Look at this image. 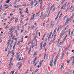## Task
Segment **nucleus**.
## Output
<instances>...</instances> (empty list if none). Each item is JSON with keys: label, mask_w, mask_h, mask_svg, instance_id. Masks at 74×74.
Wrapping results in <instances>:
<instances>
[{"label": "nucleus", "mask_w": 74, "mask_h": 74, "mask_svg": "<svg viewBox=\"0 0 74 74\" xmlns=\"http://www.w3.org/2000/svg\"><path fill=\"white\" fill-rule=\"evenodd\" d=\"M57 27H56L55 29H54V33H53V34H52V37L51 38H53V35H54V34H56V30H57Z\"/></svg>", "instance_id": "1"}, {"label": "nucleus", "mask_w": 74, "mask_h": 74, "mask_svg": "<svg viewBox=\"0 0 74 74\" xmlns=\"http://www.w3.org/2000/svg\"><path fill=\"white\" fill-rule=\"evenodd\" d=\"M11 40H12V39L11 38H10L8 41V42L7 43V44H8L7 45V47H8L9 46H10V42H11Z\"/></svg>", "instance_id": "2"}, {"label": "nucleus", "mask_w": 74, "mask_h": 74, "mask_svg": "<svg viewBox=\"0 0 74 74\" xmlns=\"http://www.w3.org/2000/svg\"><path fill=\"white\" fill-rule=\"evenodd\" d=\"M52 63H53V59L51 60L49 65L51 67H52L53 66V64H52Z\"/></svg>", "instance_id": "3"}, {"label": "nucleus", "mask_w": 74, "mask_h": 74, "mask_svg": "<svg viewBox=\"0 0 74 74\" xmlns=\"http://www.w3.org/2000/svg\"><path fill=\"white\" fill-rule=\"evenodd\" d=\"M15 26H14L11 29H9V30L10 31V32H11L12 30H15Z\"/></svg>", "instance_id": "4"}, {"label": "nucleus", "mask_w": 74, "mask_h": 74, "mask_svg": "<svg viewBox=\"0 0 74 74\" xmlns=\"http://www.w3.org/2000/svg\"><path fill=\"white\" fill-rule=\"evenodd\" d=\"M37 55V53L36 52H34V53L33 56L32 57V58L33 59H34V57H35V56H36V55Z\"/></svg>", "instance_id": "5"}, {"label": "nucleus", "mask_w": 74, "mask_h": 74, "mask_svg": "<svg viewBox=\"0 0 74 74\" xmlns=\"http://www.w3.org/2000/svg\"><path fill=\"white\" fill-rule=\"evenodd\" d=\"M66 4H67V2L65 3L64 4V5H62V6L61 8V10H63V8L64 7H66Z\"/></svg>", "instance_id": "6"}, {"label": "nucleus", "mask_w": 74, "mask_h": 74, "mask_svg": "<svg viewBox=\"0 0 74 74\" xmlns=\"http://www.w3.org/2000/svg\"><path fill=\"white\" fill-rule=\"evenodd\" d=\"M35 16V14H33V15H32V16H33L32 18V17H31V18L30 20V21H32L33 20V19L34 18Z\"/></svg>", "instance_id": "7"}, {"label": "nucleus", "mask_w": 74, "mask_h": 74, "mask_svg": "<svg viewBox=\"0 0 74 74\" xmlns=\"http://www.w3.org/2000/svg\"><path fill=\"white\" fill-rule=\"evenodd\" d=\"M23 59V57H19L17 59L18 61H21Z\"/></svg>", "instance_id": "8"}, {"label": "nucleus", "mask_w": 74, "mask_h": 74, "mask_svg": "<svg viewBox=\"0 0 74 74\" xmlns=\"http://www.w3.org/2000/svg\"><path fill=\"white\" fill-rule=\"evenodd\" d=\"M56 36H57L56 34L54 36L53 40H51L50 41H54L55 40V39H56Z\"/></svg>", "instance_id": "9"}, {"label": "nucleus", "mask_w": 74, "mask_h": 74, "mask_svg": "<svg viewBox=\"0 0 74 74\" xmlns=\"http://www.w3.org/2000/svg\"><path fill=\"white\" fill-rule=\"evenodd\" d=\"M53 21H51V27L53 28V26H54V24H53Z\"/></svg>", "instance_id": "10"}, {"label": "nucleus", "mask_w": 74, "mask_h": 74, "mask_svg": "<svg viewBox=\"0 0 74 74\" xmlns=\"http://www.w3.org/2000/svg\"><path fill=\"white\" fill-rule=\"evenodd\" d=\"M37 60V57H36L35 58L34 60L33 61V63L34 64L35 63V62H36V61Z\"/></svg>", "instance_id": "11"}, {"label": "nucleus", "mask_w": 74, "mask_h": 74, "mask_svg": "<svg viewBox=\"0 0 74 74\" xmlns=\"http://www.w3.org/2000/svg\"><path fill=\"white\" fill-rule=\"evenodd\" d=\"M69 21H70V18H67L66 20V23H69Z\"/></svg>", "instance_id": "12"}, {"label": "nucleus", "mask_w": 74, "mask_h": 74, "mask_svg": "<svg viewBox=\"0 0 74 74\" xmlns=\"http://www.w3.org/2000/svg\"><path fill=\"white\" fill-rule=\"evenodd\" d=\"M64 66V63H63L61 66L60 69H63V67Z\"/></svg>", "instance_id": "13"}, {"label": "nucleus", "mask_w": 74, "mask_h": 74, "mask_svg": "<svg viewBox=\"0 0 74 74\" xmlns=\"http://www.w3.org/2000/svg\"><path fill=\"white\" fill-rule=\"evenodd\" d=\"M41 44H42V42L40 43V50H41V49H42V45Z\"/></svg>", "instance_id": "14"}, {"label": "nucleus", "mask_w": 74, "mask_h": 74, "mask_svg": "<svg viewBox=\"0 0 74 74\" xmlns=\"http://www.w3.org/2000/svg\"><path fill=\"white\" fill-rule=\"evenodd\" d=\"M15 23H17L18 22V18H15Z\"/></svg>", "instance_id": "15"}, {"label": "nucleus", "mask_w": 74, "mask_h": 74, "mask_svg": "<svg viewBox=\"0 0 74 74\" xmlns=\"http://www.w3.org/2000/svg\"><path fill=\"white\" fill-rule=\"evenodd\" d=\"M31 6H33V1H31Z\"/></svg>", "instance_id": "16"}, {"label": "nucleus", "mask_w": 74, "mask_h": 74, "mask_svg": "<svg viewBox=\"0 0 74 74\" xmlns=\"http://www.w3.org/2000/svg\"><path fill=\"white\" fill-rule=\"evenodd\" d=\"M37 4H38V2H37L36 1V4L34 5V7H35L36 5H37Z\"/></svg>", "instance_id": "17"}, {"label": "nucleus", "mask_w": 74, "mask_h": 74, "mask_svg": "<svg viewBox=\"0 0 74 74\" xmlns=\"http://www.w3.org/2000/svg\"><path fill=\"white\" fill-rule=\"evenodd\" d=\"M42 3H40V8H42Z\"/></svg>", "instance_id": "18"}, {"label": "nucleus", "mask_w": 74, "mask_h": 74, "mask_svg": "<svg viewBox=\"0 0 74 74\" xmlns=\"http://www.w3.org/2000/svg\"><path fill=\"white\" fill-rule=\"evenodd\" d=\"M64 34H61L60 36V38H62V36H63L64 35Z\"/></svg>", "instance_id": "19"}, {"label": "nucleus", "mask_w": 74, "mask_h": 74, "mask_svg": "<svg viewBox=\"0 0 74 74\" xmlns=\"http://www.w3.org/2000/svg\"><path fill=\"white\" fill-rule=\"evenodd\" d=\"M8 54L7 55V56H9V55H10V51H8Z\"/></svg>", "instance_id": "20"}, {"label": "nucleus", "mask_w": 74, "mask_h": 74, "mask_svg": "<svg viewBox=\"0 0 74 74\" xmlns=\"http://www.w3.org/2000/svg\"><path fill=\"white\" fill-rule=\"evenodd\" d=\"M59 58V55L58 54L56 58V60H57L58 59V58Z\"/></svg>", "instance_id": "21"}, {"label": "nucleus", "mask_w": 74, "mask_h": 74, "mask_svg": "<svg viewBox=\"0 0 74 74\" xmlns=\"http://www.w3.org/2000/svg\"><path fill=\"white\" fill-rule=\"evenodd\" d=\"M52 32H50V34L49 35V37H50L51 36V35H52Z\"/></svg>", "instance_id": "22"}, {"label": "nucleus", "mask_w": 74, "mask_h": 74, "mask_svg": "<svg viewBox=\"0 0 74 74\" xmlns=\"http://www.w3.org/2000/svg\"><path fill=\"white\" fill-rule=\"evenodd\" d=\"M46 46V43H45V42L43 44V47L44 48H45Z\"/></svg>", "instance_id": "23"}, {"label": "nucleus", "mask_w": 74, "mask_h": 74, "mask_svg": "<svg viewBox=\"0 0 74 74\" xmlns=\"http://www.w3.org/2000/svg\"><path fill=\"white\" fill-rule=\"evenodd\" d=\"M70 62H71V60H69V61H67V63H70Z\"/></svg>", "instance_id": "24"}, {"label": "nucleus", "mask_w": 74, "mask_h": 74, "mask_svg": "<svg viewBox=\"0 0 74 74\" xmlns=\"http://www.w3.org/2000/svg\"><path fill=\"white\" fill-rule=\"evenodd\" d=\"M67 16H66L63 18V21H64V20L65 19H66V18H67Z\"/></svg>", "instance_id": "25"}, {"label": "nucleus", "mask_w": 74, "mask_h": 74, "mask_svg": "<svg viewBox=\"0 0 74 74\" xmlns=\"http://www.w3.org/2000/svg\"><path fill=\"white\" fill-rule=\"evenodd\" d=\"M46 59H48V54H47L46 55Z\"/></svg>", "instance_id": "26"}, {"label": "nucleus", "mask_w": 74, "mask_h": 74, "mask_svg": "<svg viewBox=\"0 0 74 74\" xmlns=\"http://www.w3.org/2000/svg\"><path fill=\"white\" fill-rule=\"evenodd\" d=\"M10 0H7L5 2L6 3H8L10 2Z\"/></svg>", "instance_id": "27"}, {"label": "nucleus", "mask_w": 74, "mask_h": 74, "mask_svg": "<svg viewBox=\"0 0 74 74\" xmlns=\"http://www.w3.org/2000/svg\"><path fill=\"white\" fill-rule=\"evenodd\" d=\"M73 17H71V18L70 19V22H71V21H72V20H73Z\"/></svg>", "instance_id": "28"}, {"label": "nucleus", "mask_w": 74, "mask_h": 74, "mask_svg": "<svg viewBox=\"0 0 74 74\" xmlns=\"http://www.w3.org/2000/svg\"><path fill=\"white\" fill-rule=\"evenodd\" d=\"M46 54H45L44 55V59H45V57L46 56Z\"/></svg>", "instance_id": "29"}, {"label": "nucleus", "mask_w": 74, "mask_h": 74, "mask_svg": "<svg viewBox=\"0 0 74 74\" xmlns=\"http://www.w3.org/2000/svg\"><path fill=\"white\" fill-rule=\"evenodd\" d=\"M43 14L44 13H43V12H42L41 13V15L42 16H42H44V15H43Z\"/></svg>", "instance_id": "30"}, {"label": "nucleus", "mask_w": 74, "mask_h": 74, "mask_svg": "<svg viewBox=\"0 0 74 74\" xmlns=\"http://www.w3.org/2000/svg\"><path fill=\"white\" fill-rule=\"evenodd\" d=\"M38 69H36L35 71L34 72H36H36H37V71H38Z\"/></svg>", "instance_id": "31"}, {"label": "nucleus", "mask_w": 74, "mask_h": 74, "mask_svg": "<svg viewBox=\"0 0 74 74\" xmlns=\"http://www.w3.org/2000/svg\"><path fill=\"white\" fill-rule=\"evenodd\" d=\"M8 25H7L6 26V27H5V29L6 30H7V29H8Z\"/></svg>", "instance_id": "32"}, {"label": "nucleus", "mask_w": 74, "mask_h": 74, "mask_svg": "<svg viewBox=\"0 0 74 74\" xmlns=\"http://www.w3.org/2000/svg\"><path fill=\"white\" fill-rule=\"evenodd\" d=\"M69 10V8H68L65 11V12H67V11H68Z\"/></svg>", "instance_id": "33"}, {"label": "nucleus", "mask_w": 74, "mask_h": 74, "mask_svg": "<svg viewBox=\"0 0 74 74\" xmlns=\"http://www.w3.org/2000/svg\"><path fill=\"white\" fill-rule=\"evenodd\" d=\"M55 8H54L53 9V12H55Z\"/></svg>", "instance_id": "34"}, {"label": "nucleus", "mask_w": 74, "mask_h": 74, "mask_svg": "<svg viewBox=\"0 0 74 74\" xmlns=\"http://www.w3.org/2000/svg\"><path fill=\"white\" fill-rule=\"evenodd\" d=\"M9 7H10V5H8L6 8V9H7L8 8H9Z\"/></svg>", "instance_id": "35"}, {"label": "nucleus", "mask_w": 74, "mask_h": 74, "mask_svg": "<svg viewBox=\"0 0 74 74\" xmlns=\"http://www.w3.org/2000/svg\"><path fill=\"white\" fill-rule=\"evenodd\" d=\"M30 60H28V63H29V64H30Z\"/></svg>", "instance_id": "36"}, {"label": "nucleus", "mask_w": 74, "mask_h": 74, "mask_svg": "<svg viewBox=\"0 0 74 74\" xmlns=\"http://www.w3.org/2000/svg\"><path fill=\"white\" fill-rule=\"evenodd\" d=\"M17 41L16 40L14 43V45H16V43H17Z\"/></svg>", "instance_id": "37"}, {"label": "nucleus", "mask_w": 74, "mask_h": 74, "mask_svg": "<svg viewBox=\"0 0 74 74\" xmlns=\"http://www.w3.org/2000/svg\"><path fill=\"white\" fill-rule=\"evenodd\" d=\"M30 51H31V49H29V51H28V53L29 54L30 53Z\"/></svg>", "instance_id": "38"}, {"label": "nucleus", "mask_w": 74, "mask_h": 74, "mask_svg": "<svg viewBox=\"0 0 74 74\" xmlns=\"http://www.w3.org/2000/svg\"><path fill=\"white\" fill-rule=\"evenodd\" d=\"M59 26H58V30H57V32H59Z\"/></svg>", "instance_id": "39"}, {"label": "nucleus", "mask_w": 74, "mask_h": 74, "mask_svg": "<svg viewBox=\"0 0 74 74\" xmlns=\"http://www.w3.org/2000/svg\"><path fill=\"white\" fill-rule=\"evenodd\" d=\"M46 34H47V33H45L43 36V37H44L45 36V35H46Z\"/></svg>", "instance_id": "40"}, {"label": "nucleus", "mask_w": 74, "mask_h": 74, "mask_svg": "<svg viewBox=\"0 0 74 74\" xmlns=\"http://www.w3.org/2000/svg\"><path fill=\"white\" fill-rule=\"evenodd\" d=\"M26 5H27L25 4H23V6H25V7H26Z\"/></svg>", "instance_id": "41"}, {"label": "nucleus", "mask_w": 74, "mask_h": 74, "mask_svg": "<svg viewBox=\"0 0 74 74\" xmlns=\"http://www.w3.org/2000/svg\"><path fill=\"white\" fill-rule=\"evenodd\" d=\"M19 55H18V56H17L16 57V58H17V59H18V58H19Z\"/></svg>", "instance_id": "42"}, {"label": "nucleus", "mask_w": 74, "mask_h": 74, "mask_svg": "<svg viewBox=\"0 0 74 74\" xmlns=\"http://www.w3.org/2000/svg\"><path fill=\"white\" fill-rule=\"evenodd\" d=\"M73 9V6H71V8H70V10H72Z\"/></svg>", "instance_id": "43"}, {"label": "nucleus", "mask_w": 74, "mask_h": 74, "mask_svg": "<svg viewBox=\"0 0 74 74\" xmlns=\"http://www.w3.org/2000/svg\"><path fill=\"white\" fill-rule=\"evenodd\" d=\"M56 60H55V61H54V65H55L56 64Z\"/></svg>", "instance_id": "44"}, {"label": "nucleus", "mask_w": 74, "mask_h": 74, "mask_svg": "<svg viewBox=\"0 0 74 74\" xmlns=\"http://www.w3.org/2000/svg\"><path fill=\"white\" fill-rule=\"evenodd\" d=\"M13 36V34H11V35L9 36L10 38H11L12 37V36Z\"/></svg>", "instance_id": "45"}, {"label": "nucleus", "mask_w": 74, "mask_h": 74, "mask_svg": "<svg viewBox=\"0 0 74 74\" xmlns=\"http://www.w3.org/2000/svg\"><path fill=\"white\" fill-rule=\"evenodd\" d=\"M20 44V41H18V42L17 43V45H18Z\"/></svg>", "instance_id": "46"}, {"label": "nucleus", "mask_w": 74, "mask_h": 74, "mask_svg": "<svg viewBox=\"0 0 74 74\" xmlns=\"http://www.w3.org/2000/svg\"><path fill=\"white\" fill-rule=\"evenodd\" d=\"M13 42H14V41H13V40H12V42H11L10 44V45H11V44H12V43H13Z\"/></svg>", "instance_id": "47"}, {"label": "nucleus", "mask_w": 74, "mask_h": 74, "mask_svg": "<svg viewBox=\"0 0 74 74\" xmlns=\"http://www.w3.org/2000/svg\"><path fill=\"white\" fill-rule=\"evenodd\" d=\"M12 5H13V3H12L10 4V5L11 7L12 6Z\"/></svg>", "instance_id": "48"}, {"label": "nucleus", "mask_w": 74, "mask_h": 74, "mask_svg": "<svg viewBox=\"0 0 74 74\" xmlns=\"http://www.w3.org/2000/svg\"><path fill=\"white\" fill-rule=\"evenodd\" d=\"M27 11H28V8H26V12H27Z\"/></svg>", "instance_id": "49"}, {"label": "nucleus", "mask_w": 74, "mask_h": 74, "mask_svg": "<svg viewBox=\"0 0 74 74\" xmlns=\"http://www.w3.org/2000/svg\"><path fill=\"white\" fill-rule=\"evenodd\" d=\"M54 7V5H52V6H51V8L52 9V8H53Z\"/></svg>", "instance_id": "50"}, {"label": "nucleus", "mask_w": 74, "mask_h": 74, "mask_svg": "<svg viewBox=\"0 0 74 74\" xmlns=\"http://www.w3.org/2000/svg\"><path fill=\"white\" fill-rule=\"evenodd\" d=\"M31 27V26H29L28 27V29L29 30V29H30V27Z\"/></svg>", "instance_id": "51"}, {"label": "nucleus", "mask_w": 74, "mask_h": 74, "mask_svg": "<svg viewBox=\"0 0 74 74\" xmlns=\"http://www.w3.org/2000/svg\"><path fill=\"white\" fill-rule=\"evenodd\" d=\"M34 27V25H33L32 27H31V28H33Z\"/></svg>", "instance_id": "52"}, {"label": "nucleus", "mask_w": 74, "mask_h": 74, "mask_svg": "<svg viewBox=\"0 0 74 74\" xmlns=\"http://www.w3.org/2000/svg\"><path fill=\"white\" fill-rule=\"evenodd\" d=\"M17 40V38H15L13 39V40Z\"/></svg>", "instance_id": "53"}, {"label": "nucleus", "mask_w": 74, "mask_h": 74, "mask_svg": "<svg viewBox=\"0 0 74 74\" xmlns=\"http://www.w3.org/2000/svg\"><path fill=\"white\" fill-rule=\"evenodd\" d=\"M12 73H14V71H11L10 72V73L11 74Z\"/></svg>", "instance_id": "54"}, {"label": "nucleus", "mask_w": 74, "mask_h": 74, "mask_svg": "<svg viewBox=\"0 0 74 74\" xmlns=\"http://www.w3.org/2000/svg\"><path fill=\"white\" fill-rule=\"evenodd\" d=\"M14 54L15 53H13L12 54V56H14Z\"/></svg>", "instance_id": "55"}, {"label": "nucleus", "mask_w": 74, "mask_h": 74, "mask_svg": "<svg viewBox=\"0 0 74 74\" xmlns=\"http://www.w3.org/2000/svg\"><path fill=\"white\" fill-rule=\"evenodd\" d=\"M15 45H14L13 47V48L14 50V49H15Z\"/></svg>", "instance_id": "56"}, {"label": "nucleus", "mask_w": 74, "mask_h": 74, "mask_svg": "<svg viewBox=\"0 0 74 74\" xmlns=\"http://www.w3.org/2000/svg\"><path fill=\"white\" fill-rule=\"evenodd\" d=\"M74 13H73L72 14V17H74Z\"/></svg>", "instance_id": "57"}, {"label": "nucleus", "mask_w": 74, "mask_h": 74, "mask_svg": "<svg viewBox=\"0 0 74 74\" xmlns=\"http://www.w3.org/2000/svg\"><path fill=\"white\" fill-rule=\"evenodd\" d=\"M18 27V28H17V30H19V26H18V27Z\"/></svg>", "instance_id": "58"}, {"label": "nucleus", "mask_w": 74, "mask_h": 74, "mask_svg": "<svg viewBox=\"0 0 74 74\" xmlns=\"http://www.w3.org/2000/svg\"><path fill=\"white\" fill-rule=\"evenodd\" d=\"M45 16H44L42 18V19L43 20H44V19H45Z\"/></svg>", "instance_id": "59"}, {"label": "nucleus", "mask_w": 74, "mask_h": 74, "mask_svg": "<svg viewBox=\"0 0 74 74\" xmlns=\"http://www.w3.org/2000/svg\"><path fill=\"white\" fill-rule=\"evenodd\" d=\"M20 22L21 23H23V21H22V20L20 21Z\"/></svg>", "instance_id": "60"}, {"label": "nucleus", "mask_w": 74, "mask_h": 74, "mask_svg": "<svg viewBox=\"0 0 74 74\" xmlns=\"http://www.w3.org/2000/svg\"><path fill=\"white\" fill-rule=\"evenodd\" d=\"M23 14H22V13H20V17H21V16H22Z\"/></svg>", "instance_id": "61"}, {"label": "nucleus", "mask_w": 74, "mask_h": 74, "mask_svg": "<svg viewBox=\"0 0 74 74\" xmlns=\"http://www.w3.org/2000/svg\"><path fill=\"white\" fill-rule=\"evenodd\" d=\"M68 26H67V27H65V28L64 29V31H65V30H66V29H67V27Z\"/></svg>", "instance_id": "62"}, {"label": "nucleus", "mask_w": 74, "mask_h": 74, "mask_svg": "<svg viewBox=\"0 0 74 74\" xmlns=\"http://www.w3.org/2000/svg\"><path fill=\"white\" fill-rule=\"evenodd\" d=\"M72 59H73V60H74V56H73L71 58Z\"/></svg>", "instance_id": "63"}, {"label": "nucleus", "mask_w": 74, "mask_h": 74, "mask_svg": "<svg viewBox=\"0 0 74 74\" xmlns=\"http://www.w3.org/2000/svg\"><path fill=\"white\" fill-rule=\"evenodd\" d=\"M18 73V71H16L15 73L14 74H17Z\"/></svg>", "instance_id": "64"}]
</instances>
